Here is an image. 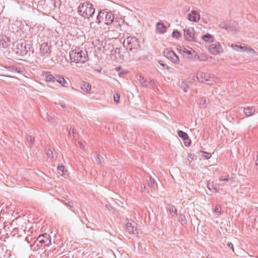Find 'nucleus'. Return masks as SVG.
<instances>
[{"instance_id": "nucleus-7", "label": "nucleus", "mask_w": 258, "mask_h": 258, "mask_svg": "<svg viewBox=\"0 0 258 258\" xmlns=\"http://www.w3.org/2000/svg\"><path fill=\"white\" fill-rule=\"evenodd\" d=\"M163 53L164 56L168 59H170L173 63H177L179 59L178 56L172 50L166 49L164 50Z\"/></svg>"}, {"instance_id": "nucleus-1", "label": "nucleus", "mask_w": 258, "mask_h": 258, "mask_svg": "<svg viewBox=\"0 0 258 258\" xmlns=\"http://www.w3.org/2000/svg\"><path fill=\"white\" fill-rule=\"evenodd\" d=\"M70 57L72 62L85 63L88 60V52L78 48L70 51Z\"/></svg>"}, {"instance_id": "nucleus-43", "label": "nucleus", "mask_w": 258, "mask_h": 258, "mask_svg": "<svg viewBox=\"0 0 258 258\" xmlns=\"http://www.w3.org/2000/svg\"><path fill=\"white\" fill-rule=\"evenodd\" d=\"M184 144L185 146L189 147L191 144V141L190 139H189L188 136H187V137L185 139V140H183Z\"/></svg>"}, {"instance_id": "nucleus-51", "label": "nucleus", "mask_w": 258, "mask_h": 258, "mask_svg": "<svg viewBox=\"0 0 258 258\" xmlns=\"http://www.w3.org/2000/svg\"><path fill=\"white\" fill-rule=\"evenodd\" d=\"M138 80L139 81V82L141 83V84H143V83H145V80L144 79V78H143V77L142 76H139V79H138Z\"/></svg>"}, {"instance_id": "nucleus-49", "label": "nucleus", "mask_w": 258, "mask_h": 258, "mask_svg": "<svg viewBox=\"0 0 258 258\" xmlns=\"http://www.w3.org/2000/svg\"><path fill=\"white\" fill-rule=\"evenodd\" d=\"M4 8H5L4 1L0 0V12L3 11Z\"/></svg>"}, {"instance_id": "nucleus-8", "label": "nucleus", "mask_w": 258, "mask_h": 258, "mask_svg": "<svg viewBox=\"0 0 258 258\" xmlns=\"http://www.w3.org/2000/svg\"><path fill=\"white\" fill-rule=\"evenodd\" d=\"M209 49L210 53L213 55L219 54L223 52V48L219 42L210 45Z\"/></svg>"}, {"instance_id": "nucleus-30", "label": "nucleus", "mask_w": 258, "mask_h": 258, "mask_svg": "<svg viewBox=\"0 0 258 258\" xmlns=\"http://www.w3.org/2000/svg\"><path fill=\"white\" fill-rule=\"evenodd\" d=\"M2 67L7 69L8 71L15 72L17 71V68L14 65L7 66L2 65Z\"/></svg>"}, {"instance_id": "nucleus-34", "label": "nucleus", "mask_w": 258, "mask_h": 258, "mask_svg": "<svg viewBox=\"0 0 258 258\" xmlns=\"http://www.w3.org/2000/svg\"><path fill=\"white\" fill-rule=\"evenodd\" d=\"M57 171V173L61 175H64V172H67V170H65V168L63 165H61L60 166H58Z\"/></svg>"}, {"instance_id": "nucleus-6", "label": "nucleus", "mask_w": 258, "mask_h": 258, "mask_svg": "<svg viewBox=\"0 0 258 258\" xmlns=\"http://www.w3.org/2000/svg\"><path fill=\"white\" fill-rule=\"evenodd\" d=\"M30 44L27 43L26 42H23L17 46L16 49V53L20 55L24 56L27 55L31 51Z\"/></svg>"}, {"instance_id": "nucleus-29", "label": "nucleus", "mask_w": 258, "mask_h": 258, "mask_svg": "<svg viewBox=\"0 0 258 258\" xmlns=\"http://www.w3.org/2000/svg\"><path fill=\"white\" fill-rule=\"evenodd\" d=\"M149 185L155 189L157 186V183L155 181V180L152 178L151 177H149V179L147 180Z\"/></svg>"}, {"instance_id": "nucleus-16", "label": "nucleus", "mask_w": 258, "mask_h": 258, "mask_svg": "<svg viewBox=\"0 0 258 258\" xmlns=\"http://www.w3.org/2000/svg\"><path fill=\"white\" fill-rule=\"evenodd\" d=\"M238 24L234 21H230L228 24V30L233 33H236L237 30Z\"/></svg>"}, {"instance_id": "nucleus-31", "label": "nucleus", "mask_w": 258, "mask_h": 258, "mask_svg": "<svg viewBox=\"0 0 258 258\" xmlns=\"http://www.w3.org/2000/svg\"><path fill=\"white\" fill-rule=\"evenodd\" d=\"M62 202L69 207H72L73 206V203L72 201H70L69 199L65 197H62L61 199Z\"/></svg>"}, {"instance_id": "nucleus-50", "label": "nucleus", "mask_w": 258, "mask_h": 258, "mask_svg": "<svg viewBox=\"0 0 258 258\" xmlns=\"http://www.w3.org/2000/svg\"><path fill=\"white\" fill-rule=\"evenodd\" d=\"M192 80L195 81H199L200 82V77H199V73H198L197 75L196 76H194L193 77Z\"/></svg>"}, {"instance_id": "nucleus-57", "label": "nucleus", "mask_w": 258, "mask_h": 258, "mask_svg": "<svg viewBox=\"0 0 258 258\" xmlns=\"http://www.w3.org/2000/svg\"><path fill=\"white\" fill-rule=\"evenodd\" d=\"M159 63H160V64L161 66H163V67H167V66H166V64H165V63H164L162 60H160V61H159Z\"/></svg>"}, {"instance_id": "nucleus-38", "label": "nucleus", "mask_w": 258, "mask_h": 258, "mask_svg": "<svg viewBox=\"0 0 258 258\" xmlns=\"http://www.w3.org/2000/svg\"><path fill=\"white\" fill-rule=\"evenodd\" d=\"M116 71L118 72V74L120 77H122L127 73V72L124 71V70H123L120 67L116 68Z\"/></svg>"}, {"instance_id": "nucleus-9", "label": "nucleus", "mask_w": 258, "mask_h": 258, "mask_svg": "<svg viewBox=\"0 0 258 258\" xmlns=\"http://www.w3.org/2000/svg\"><path fill=\"white\" fill-rule=\"evenodd\" d=\"M195 31L193 28H189L184 29V39L188 41H196L194 37Z\"/></svg>"}, {"instance_id": "nucleus-24", "label": "nucleus", "mask_w": 258, "mask_h": 258, "mask_svg": "<svg viewBox=\"0 0 258 258\" xmlns=\"http://www.w3.org/2000/svg\"><path fill=\"white\" fill-rule=\"evenodd\" d=\"M45 80L46 82H55V77L52 75L50 72H47L45 75Z\"/></svg>"}, {"instance_id": "nucleus-47", "label": "nucleus", "mask_w": 258, "mask_h": 258, "mask_svg": "<svg viewBox=\"0 0 258 258\" xmlns=\"http://www.w3.org/2000/svg\"><path fill=\"white\" fill-rule=\"evenodd\" d=\"M199 104L201 106H205L206 103V100L204 98H202L199 100Z\"/></svg>"}, {"instance_id": "nucleus-4", "label": "nucleus", "mask_w": 258, "mask_h": 258, "mask_svg": "<svg viewBox=\"0 0 258 258\" xmlns=\"http://www.w3.org/2000/svg\"><path fill=\"white\" fill-rule=\"evenodd\" d=\"M114 19V15L111 12L104 10L98 13L96 18V22L98 24L104 23L107 25H109L112 23Z\"/></svg>"}, {"instance_id": "nucleus-14", "label": "nucleus", "mask_w": 258, "mask_h": 258, "mask_svg": "<svg viewBox=\"0 0 258 258\" xmlns=\"http://www.w3.org/2000/svg\"><path fill=\"white\" fill-rule=\"evenodd\" d=\"M193 49H191L190 50H187L185 48L180 49L179 51V53L189 59L192 58L193 56Z\"/></svg>"}, {"instance_id": "nucleus-3", "label": "nucleus", "mask_w": 258, "mask_h": 258, "mask_svg": "<svg viewBox=\"0 0 258 258\" xmlns=\"http://www.w3.org/2000/svg\"><path fill=\"white\" fill-rule=\"evenodd\" d=\"M123 46L130 52L136 53L141 50V45L139 39L136 37L130 36L123 41Z\"/></svg>"}, {"instance_id": "nucleus-12", "label": "nucleus", "mask_w": 258, "mask_h": 258, "mask_svg": "<svg viewBox=\"0 0 258 258\" xmlns=\"http://www.w3.org/2000/svg\"><path fill=\"white\" fill-rule=\"evenodd\" d=\"M200 18V14L196 11H191L190 13L188 14V19L192 22H197Z\"/></svg>"}, {"instance_id": "nucleus-56", "label": "nucleus", "mask_w": 258, "mask_h": 258, "mask_svg": "<svg viewBox=\"0 0 258 258\" xmlns=\"http://www.w3.org/2000/svg\"><path fill=\"white\" fill-rule=\"evenodd\" d=\"M229 179L228 178H222V177H221L219 179V180L221 181H229Z\"/></svg>"}, {"instance_id": "nucleus-36", "label": "nucleus", "mask_w": 258, "mask_h": 258, "mask_svg": "<svg viewBox=\"0 0 258 258\" xmlns=\"http://www.w3.org/2000/svg\"><path fill=\"white\" fill-rule=\"evenodd\" d=\"M221 206L220 205H217L214 210V213L217 215L219 216L221 213Z\"/></svg>"}, {"instance_id": "nucleus-17", "label": "nucleus", "mask_w": 258, "mask_h": 258, "mask_svg": "<svg viewBox=\"0 0 258 258\" xmlns=\"http://www.w3.org/2000/svg\"><path fill=\"white\" fill-rule=\"evenodd\" d=\"M106 34L109 39H116L119 36V33L116 30H109Z\"/></svg>"}, {"instance_id": "nucleus-40", "label": "nucleus", "mask_w": 258, "mask_h": 258, "mask_svg": "<svg viewBox=\"0 0 258 258\" xmlns=\"http://www.w3.org/2000/svg\"><path fill=\"white\" fill-rule=\"evenodd\" d=\"M179 221H180L181 224L182 226L186 224V220L185 219V216L183 215H181L179 216Z\"/></svg>"}, {"instance_id": "nucleus-19", "label": "nucleus", "mask_w": 258, "mask_h": 258, "mask_svg": "<svg viewBox=\"0 0 258 258\" xmlns=\"http://www.w3.org/2000/svg\"><path fill=\"white\" fill-rule=\"evenodd\" d=\"M23 228L24 227H18L14 228L12 229V232L14 233V235L17 234L19 236H22V235L25 234L26 232V228L23 229ZM24 228H26V227H24Z\"/></svg>"}, {"instance_id": "nucleus-25", "label": "nucleus", "mask_w": 258, "mask_h": 258, "mask_svg": "<svg viewBox=\"0 0 258 258\" xmlns=\"http://www.w3.org/2000/svg\"><path fill=\"white\" fill-rule=\"evenodd\" d=\"M254 111L252 107H245L243 109L244 113L247 116L251 115Z\"/></svg>"}, {"instance_id": "nucleus-42", "label": "nucleus", "mask_w": 258, "mask_h": 258, "mask_svg": "<svg viewBox=\"0 0 258 258\" xmlns=\"http://www.w3.org/2000/svg\"><path fill=\"white\" fill-rule=\"evenodd\" d=\"M69 134L70 135H72L75 138L77 134L76 130L73 126H71L69 131Z\"/></svg>"}, {"instance_id": "nucleus-52", "label": "nucleus", "mask_w": 258, "mask_h": 258, "mask_svg": "<svg viewBox=\"0 0 258 258\" xmlns=\"http://www.w3.org/2000/svg\"><path fill=\"white\" fill-rule=\"evenodd\" d=\"M121 51H118V52H117V55L118 56V58H119L120 59H123V55H121Z\"/></svg>"}, {"instance_id": "nucleus-26", "label": "nucleus", "mask_w": 258, "mask_h": 258, "mask_svg": "<svg viewBox=\"0 0 258 258\" xmlns=\"http://www.w3.org/2000/svg\"><path fill=\"white\" fill-rule=\"evenodd\" d=\"M91 85L89 83L86 82H85L81 87V89L85 92H89L91 90Z\"/></svg>"}, {"instance_id": "nucleus-35", "label": "nucleus", "mask_w": 258, "mask_h": 258, "mask_svg": "<svg viewBox=\"0 0 258 258\" xmlns=\"http://www.w3.org/2000/svg\"><path fill=\"white\" fill-rule=\"evenodd\" d=\"M178 136L182 140H185L187 137L188 135L182 131H178L177 132Z\"/></svg>"}, {"instance_id": "nucleus-15", "label": "nucleus", "mask_w": 258, "mask_h": 258, "mask_svg": "<svg viewBox=\"0 0 258 258\" xmlns=\"http://www.w3.org/2000/svg\"><path fill=\"white\" fill-rule=\"evenodd\" d=\"M199 73L200 82L205 83L211 81V78L208 74L203 72H199Z\"/></svg>"}, {"instance_id": "nucleus-18", "label": "nucleus", "mask_w": 258, "mask_h": 258, "mask_svg": "<svg viewBox=\"0 0 258 258\" xmlns=\"http://www.w3.org/2000/svg\"><path fill=\"white\" fill-rule=\"evenodd\" d=\"M167 31V28L165 25L162 23L158 22L156 24V31L157 33L160 34H164Z\"/></svg>"}, {"instance_id": "nucleus-55", "label": "nucleus", "mask_w": 258, "mask_h": 258, "mask_svg": "<svg viewBox=\"0 0 258 258\" xmlns=\"http://www.w3.org/2000/svg\"><path fill=\"white\" fill-rule=\"evenodd\" d=\"M232 47L234 48L235 49L237 50V49L239 47L241 49H243L244 47H242L240 46V47L237 45H232Z\"/></svg>"}, {"instance_id": "nucleus-32", "label": "nucleus", "mask_w": 258, "mask_h": 258, "mask_svg": "<svg viewBox=\"0 0 258 258\" xmlns=\"http://www.w3.org/2000/svg\"><path fill=\"white\" fill-rule=\"evenodd\" d=\"M46 153L48 157L52 159L54 158L53 150H52L50 148H46Z\"/></svg>"}, {"instance_id": "nucleus-58", "label": "nucleus", "mask_w": 258, "mask_h": 258, "mask_svg": "<svg viewBox=\"0 0 258 258\" xmlns=\"http://www.w3.org/2000/svg\"><path fill=\"white\" fill-rule=\"evenodd\" d=\"M166 69L169 72V73H172V72L171 71L172 69L169 67L167 66L166 67Z\"/></svg>"}, {"instance_id": "nucleus-60", "label": "nucleus", "mask_w": 258, "mask_h": 258, "mask_svg": "<svg viewBox=\"0 0 258 258\" xmlns=\"http://www.w3.org/2000/svg\"><path fill=\"white\" fill-rule=\"evenodd\" d=\"M2 65L11 66V65H13V64H12V62H9L8 63H2V64H1V66H2Z\"/></svg>"}, {"instance_id": "nucleus-59", "label": "nucleus", "mask_w": 258, "mask_h": 258, "mask_svg": "<svg viewBox=\"0 0 258 258\" xmlns=\"http://www.w3.org/2000/svg\"><path fill=\"white\" fill-rule=\"evenodd\" d=\"M60 106H61L62 108H66V105L65 103H63V102H61V103H60Z\"/></svg>"}, {"instance_id": "nucleus-23", "label": "nucleus", "mask_w": 258, "mask_h": 258, "mask_svg": "<svg viewBox=\"0 0 258 258\" xmlns=\"http://www.w3.org/2000/svg\"><path fill=\"white\" fill-rule=\"evenodd\" d=\"M92 156H93L96 158V161L98 164H100L104 162V159L103 157L99 154L94 153L93 154H92Z\"/></svg>"}, {"instance_id": "nucleus-54", "label": "nucleus", "mask_w": 258, "mask_h": 258, "mask_svg": "<svg viewBox=\"0 0 258 258\" xmlns=\"http://www.w3.org/2000/svg\"><path fill=\"white\" fill-rule=\"evenodd\" d=\"M227 246L230 248H231L232 249V250L234 251V247H233V244L230 242H228L227 243Z\"/></svg>"}, {"instance_id": "nucleus-46", "label": "nucleus", "mask_w": 258, "mask_h": 258, "mask_svg": "<svg viewBox=\"0 0 258 258\" xmlns=\"http://www.w3.org/2000/svg\"><path fill=\"white\" fill-rule=\"evenodd\" d=\"M120 95L119 94L116 93L114 96V101L116 103H118L119 102Z\"/></svg>"}, {"instance_id": "nucleus-33", "label": "nucleus", "mask_w": 258, "mask_h": 258, "mask_svg": "<svg viewBox=\"0 0 258 258\" xmlns=\"http://www.w3.org/2000/svg\"><path fill=\"white\" fill-rule=\"evenodd\" d=\"M207 187L209 188V189L210 190H211L214 192H217L218 191V189L217 188V187H216L214 185L213 182L212 183H210V182L208 183Z\"/></svg>"}, {"instance_id": "nucleus-45", "label": "nucleus", "mask_w": 258, "mask_h": 258, "mask_svg": "<svg viewBox=\"0 0 258 258\" xmlns=\"http://www.w3.org/2000/svg\"><path fill=\"white\" fill-rule=\"evenodd\" d=\"M136 183L138 184L139 185L140 184L141 189L142 191L145 189V185L144 184H142L141 183H140V179L137 178V179L136 180Z\"/></svg>"}, {"instance_id": "nucleus-41", "label": "nucleus", "mask_w": 258, "mask_h": 258, "mask_svg": "<svg viewBox=\"0 0 258 258\" xmlns=\"http://www.w3.org/2000/svg\"><path fill=\"white\" fill-rule=\"evenodd\" d=\"M181 88L184 92H186L187 91V88H188V85L186 83L182 82L181 84Z\"/></svg>"}, {"instance_id": "nucleus-28", "label": "nucleus", "mask_w": 258, "mask_h": 258, "mask_svg": "<svg viewBox=\"0 0 258 258\" xmlns=\"http://www.w3.org/2000/svg\"><path fill=\"white\" fill-rule=\"evenodd\" d=\"M22 218L20 217L16 218L12 220L11 223H10V225L11 226H16L22 224L21 226H23V225L21 223Z\"/></svg>"}, {"instance_id": "nucleus-22", "label": "nucleus", "mask_w": 258, "mask_h": 258, "mask_svg": "<svg viewBox=\"0 0 258 258\" xmlns=\"http://www.w3.org/2000/svg\"><path fill=\"white\" fill-rule=\"evenodd\" d=\"M202 39L207 42H213V36L209 33H207L205 35H203Z\"/></svg>"}, {"instance_id": "nucleus-27", "label": "nucleus", "mask_w": 258, "mask_h": 258, "mask_svg": "<svg viewBox=\"0 0 258 258\" xmlns=\"http://www.w3.org/2000/svg\"><path fill=\"white\" fill-rule=\"evenodd\" d=\"M125 228L127 231L129 233H132L133 234H136L138 233V230L137 229V227H123Z\"/></svg>"}, {"instance_id": "nucleus-44", "label": "nucleus", "mask_w": 258, "mask_h": 258, "mask_svg": "<svg viewBox=\"0 0 258 258\" xmlns=\"http://www.w3.org/2000/svg\"><path fill=\"white\" fill-rule=\"evenodd\" d=\"M219 26L220 28L228 30V24L225 22H221L219 24Z\"/></svg>"}, {"instance_id": "nucleus-37", "label": "nucleus", "mask_w": 258, "mask_h": 258, "mask_svg": "<svg viewBox=\"0 0 258 258\" xmlns=\"http://www.w3.org/2000/svg\"><path fill=\"white\" fill-rule=\"evenodd\" d=\"M193 53L194 54L192 58H191V59L199 60L201 61L204 60V58H201V57L198 54V53L195 50H193Z\"/></svg>"}, {"instance_id": "nucleus-39", "label": "nucleus", "mask_w": 258, "mask_h": 258, "mask_svg": "<svg viewBox=\"0 0 258 258\" xmlns=\"http://www.w3.org/2000/svg\"><path fill=\"white\" fill-rule=\"evenodd\" d=\"M172 37L178 38L181 36V34L177 30H174L172 33Z\"/></svg>"}, {"instance_id": "nucleus-64", "label": "nucleus", "mask_w": 258, "mask_h": 258, "mask_svg": "<svg viewBox=\"0 0 258 258\" xmlns=\"http://www.w3.org/2000/svg\"><path fill=\"white\" fill-rule=\"evenodd\" d=\"M79 144L80 145V147H81L83 146L82 143L81 142H80Z\"/></svg>"}, {"instance_id": "nucleus-62", "label": "nucleus", "mask_w": 258, "mask_h": 258, "mask_svg": "<svg viewBox=\"0 0 258 258\" xmlns=\"http://www.w3.org/2000/svg\"><path fill=\"white\" fill-rule=\"evenodd\" d=\"M128 224H129V223H128V222H127V223L125 224V226H128ZM130 226H132L131 223H130Z\"/></svg>"}, {"instance_id": "nucleus-63", "label": "nucleus", "mask_w": 258, "mask_h": 258, "mask_svg": "<svg viewBox=\"0 0 258 258\" xmlns=\"http://www.w3.org/2000/svg\"><path fill=\"white\" fill-rule=\"evenodd\" d=\"M207 258H213V257L212 256H210V255H208L207 256Z\"/></svg>"}, {"instance_id": "nucleus-13", "label": "nucleus", "mask_w": 258, "mask_h": 258, "mask_svg": "<svg viewBox=\"0 0 258 258\" xmlns=\"http://www.w3.org/2000/svg\"><path fill=\"white\" fill-rule=\"evenodd\" d=\"M166 208L171 217H174L177 216V210L174 205L170 204H167Z\"/></svg>"}, {"instance_id": "nucleus-11", "label": "nucleus", "mask_w": 258, "mask_h": 258, "mask_svg": "<svg viewBox=\"0 0 258 258\" xmlns=\"http://www.w3.org/2000/svg\"><path fill=\"white\" fill-rule=\"evenodd\" d=\"M10 42V39L6 35L0 34V48H6Z\"/></svg>"}, {"instance_id": "nucleus-20", "label": "nucleus", "mask_w": 258, "mask_h": 258, "mask_svg": "<svg viewBox=\"0 0 258 258\" xmlns=\"http://www.w3.org/2000/svg\"><path fill=\"white\" fill-rule=\"evenodd\" d=\"M55 82L62 85L63 87H66V84H68L67 82L62 76L58 75L55 76Z\"/></svg>"}, {"instance_id": "nucleus-21", "label": "nucleus", "mask_w": 258, "mask_h": 258, "mask_svg": "<svg viewBox=\"0 0 258 258\" xmlns=\"http://www.w3.org/2000/svg\"><path fill=\"white\" fill-rule=\"evenodd\" d=\"M118 51H120V49L119 48H112V49L110 50V55L112 59H116L118 58L117 52H118Z\"/></svg>"}, {"instance_id": "nucleus-5", "label": "nucleus", "mask_w": 258, "mask_h": 258, "mask_svg": "<svg viewBox=\"0 0 258 258\" xmlns=\"http://www.w3.org/2000/svg\"><path fill=\"white\" fill-rule=\"evenodd\" d=\"M50 242L51 240L49 235L46 233L43 234L38 237L37 241L32 246V249L34 250H37L39 248V244H40L41 246H45L48 245Z\"/></svg>"}, {"instance_id": "nucleus-10", "label": "nucleus", "mask_w": 258, "mask_h": 258, "mask_svg": "<svg viewBox=\"0 0 258 258\" xmlns=\"http://www.w3.org/2000/svg\"><path fill=\"white\" fill-rule=\"evenodd\" d=\"M50 47L47 43H43L40 45V53L41 56L48 57L50 54Z\"/></svg>"}, {"instance_id": "nucleus-48", "label": "nucleus", "mask_w": 258, "mask_h": 258, "mask_svg": "<svg viewBox=\"0 0 258 258\" xmlns=\"http://www.w3.org/2000/svg\"><path fill=\"white\" fill-rule=\"evenodd\" d=\"M204 154H205L204 155H203V157L205 158V159H210L211 157V154L208 152H202Z\"/></svg>"}, {"instance_id": "nucleus-61", "label": "nucleus", "mask_w": 258, "mask_h": 258, "mask_svg": "<svg viewBox=\"0 0 258 258\" xmlns=\"http://www.w3.org/2000/svg\"><path fill=\"white\" fill-rule=\"evenodd\" d=\"M255 164L258 166V155L256 158Z\"/></svg>"}, {"instance_id": "nucleus-53", "label": "nucleus", "mask_w": 258, "mask_h": 258, "mask_svg": "<svg viewBox=\"0 0 258 258\" xmlns=\"http://www.w3.org/2000/svg\"><path fill=\"white\" fill-rule=\"evenodd\" d=\"M27 140H29L31 143H34V141H35V140H34V138L32 137L31 136H29L27 138Z\"/></svg>"}, {"instance_id": "nucleus-2", "label": "nucleus", "mask_w": 258, "mask_h": 258, "mask_svg": "<svg viewBox=\"0 0 258 258\" xmlns=\"http://www.w3.org/2000/svg\"><path fill=\"white\" fill-rule=\"evenodd\" d=\"M95 9L92 4L85 2L80 4L78 8V12L80 15L84 18H89L93 16L95 13Z\"/></svg>"}]
</instances>
